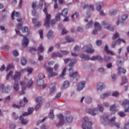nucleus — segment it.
I'll use <instances>...</instances> for the list:
<instances>
[{
    "label": "nucleus",
    "instance_id": "obj_1",
    "mask_svg": "<svg viewBox=\"0 0 129 129\" xmlns=\"http://www.w3.org/2000/svg\"><path fill=\"white\" fill-rule=\"evenodd\" d=\"M76 62H77V59H76V58H73L71 59L70 63L69 64V66L70 67L69 69L70 76L71 77L72 81L74 83L77 82V80H78L80 77L79 75L77 72L72 73V72H73V64H75Z\"/></svg>",
    "mask_w": 129,
    "mask_h": 129
},
{
    "label": "nucleus",
    "instance_id": "obj_2",
    "mask_svg": "<svg viewBox=\"0 0 129 129\" xmlns=\"http://www.w3.org/2000/svg\"><path fill=\"white\" fill-rule=\"evenodd\" d=\"M103 118L104 121L105 122H107V124H111V125H115L117 128H119V123H117L115 122V119H116V117H113L110 119L108 118V116L106 115H104L103 116Z\"/></svg>",
    "mask_w": 129,
    "mask_h": 129
},
{
    "label": "nucleus",
    "instance_id": "obj_3",
    "mask_svg": "<svg viewBox=\"0 0 129 129\" xmlns=\"http://www.w3.org/2000/svg\"><path fill=\"white\" fill-rule=\"evenodd\" d=\"M82 61H88V60H91V61H95V60H98L99 62H102L103 59L100 55H97L96 56H92L91 58L89 57V55L86 54H81Z\"/></svg>",
    "mask_w": 129,
    "mask_h": 129
},
{
    "label": "nucleus",
    "instance_id": "obj_4",
    "mask_svg": "<svg viewBox=\"0 0 129 129\" xmlns=\"http://www.w3.org/2000/svg\"><path fill=\"white\" fill-rule=\"evenodd\" d=\"M20 77H21V72H16L13 78L14 80H15L14 88L15 91H19L20 89L19 82H18L20 80Z\"/></svg>",
    "mask_w": 129,
    "mask_h": 129
},
{
    "label": "nucleus",
    "instance_id": "obj_5",
    "mask_svg": "<svg viewBox=\"0 0 129 129\" xmlns=\"http://www.w3.org/2000/svg\"><path fill=\"white\" fill-rule=\"evenodd\" d=\"M89 119H88V117L86 116L83 118V122L82 124V127L83 129H91L92 128V122L89 121L87 123Z\"/></svg>",
    "mask_w": 129,
    "mask_h": 129
},
{
    "label": "nucleus",
    "instance_id": "obj_6",
    "mask_svg": "<svg viewBox=\"0 0 129 129\" xmlns=\"http://www.w3.org/2000/svg\"><path fill=\"white\" fill-rule=\"evenodd\" d=\"M43 12L45 13V15H46L44 26L46 28H49V27H50V20H51V15L48 14V10L46 7L43 9Z\"/></svg>",
    "mask_w": 129,
    "mask_h": 129
},
{
    "label": "nucleus",
    "instance_id": "obj_7",
    "mask_svg": "<svg viewBox=\"0 0 129 129\" xmlns=\"http://www.w3.org/2000/svg\"><path fill=\"white\" fill-rule=\"evenodd\" d=\"M120 104L122 106H123V107L125 108L127 107V108H125L124 110V112L127 113L129 112V100H124V101H119Z\"/></svg>",
    "mask_w": 129,
    "mask_h": 129
},
{
    "label": "nucleus",
    "instance_id": "obj_8",
    "mask_svg": "<svg viewBox=\"0 0 129 129\" xmlns=\"http://www.w3.org/2000/svg\"><path fill=\"white\" fill-rule=\"evenodd\" d=\"M27 102H28V99H27V98L26 97H24L23 101L21 100L20 102V106L19 105H16L15 104H14L12 105V106L14 108H20L21 106H25V105H26V103H27Z\"/></svg>",
    "mask_w": 129,
    "mask_h": 129
},
{
    "label": "nucleus",
    "instance_id": "obj_9",
    "mask_svg": "<svg viewBox=\"0 0 129 129\" xmlns=\"http://www.w3.org/2000/svg\"><path fill=\"white\" fill-rule=\"evenodd\" d=\"M82 50L89 54H92V53L94 52V49L92 48V45H89L88 46H84L82 48Z\"/></svg>",
    "mask_w": 129,
    "mask_h": 129
},
{
    "label": "nucleus",
    "instance_id": "obj_10",
    "mask_svg": "<svg viewBox=\"0 0 129 129\" xmlns=\"http://www.w3.org/2000/svg\"><path fill=\"white\" fill-rule=\"evenodd\" d=\"M15 17L18 18L17 19V22H18V23H20V22H22V20L23 19L21 18V14L19 13L16 11H13L12 14V19L13 20H15Z\"/></svg>",
    "mask_w": 129,
    "mask_h": 129
},
{
    "label": "nucleus",
    "instance_id": "obj_11",
    "mask_svg": "<svg viewBox=\"0 0 129 129\" xmlns=\"http://www.w3.org/2000/svg\"><path fill=\"white\" fill-rule=\"evenodd\" d=\"M0 88L2 89L3 92H5V93H9V92L12 90V87L11 86L8 85L5 87V84H4L0 85Z\"/></svg>",
    "mask_w": 129,
    "mask_h": 129
},
{
    "label": "nucleus",
    "instance_id": "obj_12",
    "mask_svg": "<svg viewBox=\"0 0 129 129\" xmlns=\"http://www.w3.org/2000/svg\"><path fill=\"white\" fill-rule=\"evenodd\" d=\"M86 112H88V113H89L91 115H93V116H95V115H96L97 113H98V109L97 108H93V109H89L87 108L86 109Z\"/></svg>",
    "mask_w": 129,
    "mask_h": 129
},
{
    "label": "nucleus",
    "instance_id": "obj_13",
    "mask_svg": "<svg viewBox=\"0 0 129 129\" xmlns=\"http://www.w3.org/2000/svg\"><path fill=\"white\" fill-rule=\"evenodd\" d=\"M102 25H103L105 29L109 30V31H114V28L111 25H109L106 21H104L102 22Z\"/></svg>",
    "mask_w": 129,
    "mask_h": 129
},
{
    "label": "nucleus",
    "instance_id": "obj_14",
    "mask_svg": "<svg viewBox=\"0 0 129 129\" xmlns=\"http://www.w3.org/2000/svg\"><path fill=\"white\" fill-rule=\"evenodd\" d=\"M46 71L48 73H49V75L48 76V77L50 78V77H53L54 76H56L57 75V73L55 72H53V68L51 67H48L46 68Z\"/></svg>",
    "mask_w": 129,
    "mask_h": 129
},
{
    "label": "nucleus",
    "instance_id": "obj_15",
    "mask_svg": "<svg viewBox=\"0 0 129 129\" xmlns=\"http://www.w3.org/2000/svg\"><path fill=\"white\" fill-rule=\"evenodd\" d=\"M57 117L59 118V121L57 124H56V127H60V126H61V125H62V124H63V123L64 122V121L62 120L64 116L62 114H60L57 115Z\"/></svg>",
    "mask_w": 129,
    "mask_h": 129
},
{
    "label": "nucleus",
    "instance_id": "obj_16",
    "mask_svg": "<svg viewBox=\"0 0 129 129\" xmlns=\"http://www.w3.org/2000/svg\"><path fill=\"white\" fill-rule=\"evenodd\" d=\"M20 85L21 86H23L22 88V91L21 92H19V94L20 95H23V94H25L26 92H25V90H26V87H25V85H26V82L25 81H21L20 83Z\"/></svg>",
    "mask_w": 129,
    "mask_h": 129
},
{
    "label": "nucleus",
    "instance_id": "obj_17",
    "mask_svg": "<svg viewBox=\"0 0 129 129\" xmlns=\"http://www.w3.org/2000/svg\"><path fill=\"white\" fill-rule=\"evenodd\" d=\"M85 84H86V82L85 81L80 83L77 88L78 91H81V90H82V89L85 87Z\"/></svg>",
    "mask_w": 129,
    "mask_h": 129
},
{
    "label": "nucleus",
    "instance_id": "obj_18",
    "mask_svg": "<svg viewBox=\"0 0 129 129\" xmlns=\"http://www.w3.org/2000/svg\"><path fill=\"white\" fill-rule=\"evenodd\" d=\"M29 45V39H28V38L27 37L24 36L23 40L22 42V45L24 48H26V47H28V45Z\"/></svg>",
    "mask_w": 129,
    "mask_h": 129
},
{
    "label": "nucleus",
    "instance_id": "obj_19",
    "mask_svg": "<svg viewBox=\"0 0 129 129\" xmlns=\"http://www.w3.org/2000/svg\"><path fill=\"white\" fill-rule=\"evenodd\" d=\"M104 87H105V84H104V83H103L99 82L98 83L97 86L98 90H100V91H101V90H102V89H103Z\"/></svg>",
    "mask_w": 129,
    "mask_h": 129
},
{
    "label": "nucleus",
    "instance_id": "obj_20",
    "mask_svg": "<svg viewBox=\"0 0 129 129\" xmlns=\"http://www.w3.org/2000/svg\"><path fill=\"white\" fill-rule=\"evenodd\" d=\"M32 8L33 9L32 15L33 16H36V10L35 9L37 8V2H33L32 4Z\"/></svg>",
    "mask_w": 129,
    "mask_h": 129
},
{
    "label": "nucleus",
    "instance_id": "obj_21",
    "mask_svg": "<svg viewBox=\"0 0 129 129\" xmlns=\"http://www.w3.org/2000/svg\"><path fill=\"white\" fill-rule=\"evenodd\" d=\"M56 57H59V58H62L63 55L60 52H53L52 54V58H56Z\"/></svg>",
    "mask_w": 129,
    "mask_h": 129
},
{
    "label": "nucleus",
    "instance_id": "obj_22",
    "mask_svg": "<svg viewBox=\"0 0 129 129\" xmlns=\"http://www.w3.org/2000/svg\"><path fill=\"white\" fill-rule=\"evenodd\" d=\"M110 111H111L112 114H114L116 112V107L115 104H113L110 107Z\"/></svg>",
    "mask_w": 129,
    "mask_h": 129
},
{
    "label": "nucleus",
    "instance_id": "obj_23",
    "mask_svg": "<svg viewBox=\"0 0 129 129\" xmlns=\"http://www.w3.org/2000/svg\"><path fill=\"white\" fill-rule=\"evenodd\" d=\"M85 9H87L90 11H94V6L93 5H86L83 7V10H85Z\"/></svg>",
    "mask_w": 129,
    "mask_h": 129
},
{
    "label": "nucleus",
    "instance_id": "obj_24",
    "mask_svg": "<svg viewBox=\"0 0 129 129\" xmlns=\"http://www.w3.org/2000/svg\"><path fill=\"white\" fill-rule=\"evenodd\" d=\"M104 4L103 2H98L96 5V10L97 11H100L102 8L103 7Z\"/></svg>",
    "mask_w": 129,
    "mask_h": 129
},
{
    "label": "nucleus",
    "instance_id": "obj_25",
    "mask_svg": "<svg viewBox=\"0 0 129 129\" xmlns=\"http://www.w3.org/2000/svg\"><path fill=\"white\" fill-rule=\"evenodd\" d=\"M104 51L107 53V54H110L111 55H115L113 51H111L108 50V46L107 45L105 46Z\"/></svg>",
    "mask_w": 129,
    "mask_h": 129
},
{
    "label": "nucleus",
    "instance_id": "obj_26",
    "mask_svg": "<svg viewBox=\"0 0 129 129\" xmlns=\"http://www.w3.org/2000/svg\"><path fill=\"white\" fill-rule=\"evenodd\" d=\"M69 82L66 81L64 82L62 86L61 87L62 89H65L66 88H68L69 87Z\"/></svg>",
    "mask_w": 129,
    "mask_h": 129
},
{
    "label": "nucleus",
    "instance_id": "obj_27",
    "mask_svg": "<svg viewBox=\"0 0 129 129\" xmlns=\"http://www.w3.org/2000/svg\"><path fill=\"white\" fill-rule=\"evenodd\" d=\"M33 84H34V81H33V80L30 79L29 81H28L26 87H27L28 88H30L32 87V86H33Z\"/></svg>",
    "mask_w": 129,
    "mask_h": 129
},
{
    "label": "nucleus",
    "instance_id": "obj_28",
    "mask_svg": "<svg viewBox=\"0 0 129 129\" xmlns=\"http://www.w3.org/2000/svg\"><path fill=\"white\" fill-rule=\"evenodd\" d=\"M19 119L20 120H21V123L22 124H27V123H28V120L24 118V117H23V116H20Z\"/></svg>",
    "mask_w": 129,
    "mask_h": 129
},
{
    "label": "nucleus",
    "instance_id": "obj_29",
    "mask_svg": "<svg viewBox=\"0 0 129 129\" xmlns=\"http://www.w3.org/2000/svg\"><path fill=\"white\" fill-rule=\"evenodd\" d=\"M35 101L37 103H40L42 105V101H43V98L42 97H37L35 99Z\"/></svg>",
    "mask_w": 129,
    "mask_h": 129
},
{
    "label": "nucleus",
    "instance_id": "obj_30",
    "mask_svg": "<svg viewBox=\"0 0 129 129\" xmlns=\"http://www.w3.org/2000/svg\"><path fill=\"white\" fill-rule=\"evenodd\" d=\"M67 15H68V9L64 8L61 12V16L63 17H67Z\"/></svg>",
    "mask_w": 129,
    "mask_h": 129
},
{
    "label": "nucleus",
    "instance_id": "obj_31",
    "mask_svg": "<svg viewBox=\"0 0 129 129\" xmlns=\"http://www.w3.org/2000/svg\"><path fill=\"white\" fill-rule=\"evenodd\" d=\"M95 29L98 30V31H100L101 30V26H100V24L98 22H95L94 24Z\"/></svg>",
    "mask_w": 129,
    "mask_h": 129
},
{
    "label": "nucleus",
    "instance_id": "obj_32",
    "mask_svg": "<svg viewBox=\"0 0 129 129\" xmlns=\"http://www.w3.org/2000/svg\"><path fill=\"white\" fill-rule=\"evenodd\" d=\"M118 74H120V73L124 74L125 73V72H126V70L124 69L121 67L118 68Z\"/></svg>",
    "mask_w": 129,
    "mask_h": 129
},
{
    "label": "nucleus",
    "instance_id": "obj_33",
    "mask_svg": "<svg viewBox=\"0 0 129 129\" xmlns=\"http://www.w3.org/2000/svg\"><path fill=\"white\" fill-rule=\"evenodd\" d=\"M47 38H48V39H51V38L53 39V38H54V36H53V31H49V32L47 33Z\"/></svg>",
    "mask_w": 129,
    "mask_h": 129
},
{
    "label": "nucleus",
    "instance_id": "obj_34",
    "mask_svg": "<svg viewBox=\"0 0 129 129\" xmlns=\"http://www.w3.org/2000/svg\"><path fill=\"white\" fill-rule=\"evenodd\" d=\"M21 64L22 66H25L27 64V58L25 57H23L21 58Z\"/></svg>",
    "mask_w": 129,
    "mask_h": 129
},
{
    "label": "nucleus",
    "instance_id": "obj_35",
    "mask_svg": "<svg viewBox=\"0 0 129 129\" xmlns=\"http://www.w3.org/2000/svg\"><path fill=\"white\" fill-rule=\"evenodd\" d=\"M66 120L67 122H72V120H73V117L72 116L66 117Z\"/></svg>",
    "mask_w": 129,
    "mask_h": 129
},
{
    "label": "nucleus",
    "instance_id": "obj_36",
    "mask_svg": "<svg viewBox=\"0 0 129 129\" xmlns=\"http://www.w3.org/2000/svg\"><path fill=\"white\" fill-rule=\"evenodd\" d=\"M36 51H37V48L36 47H31L30 48V52L32 55L36 54Z\"/></svg>",
    "mask_w": 129,
    "mask_h": 129
},
{
    "label": "nucleus",
    "instance_id": "obj_37",
    "mask_svg": "<svg viewBox=\"0 0 129 129\" xmlns=\"http://www.w3.org/2000/svg\"><path fill=\"white\" fill-rule=\"evenodd\" d=\"M11 69H14V64L13 63H10L6 69V71L8 72Z\"/></svg>",
    "mask_w": 129,
    "mask_h": 129
},
{
    "label": "nucleus",
    "instance_id": "obj_38",
    "mask_svg": "<svg viewBox=\"0 0 129 129\" xmlns=\"http://www.w3.org/2000/svg\"><path fill=\"white\" fill-rule=\"evenodd\" d=\"M85 101L86 103H90V102H91V101H92V98H91L90 97H87L85 99Z\"/></svg>",
    "mask_w": 129,
    "mask_h": 129
},
{
    "label": "nucleus",
    "instance_id": "obj_39",
    "mask_svg": "<svg viewBox=\"0 0 129 129\" xmlns=\"http://www.w3.org/2000/svg\"><path fill=\"white\" fill-rule=\"evenodd\" d=\"M109 95H110V93H109V92L103 94L101 95V98L103 99L105 98V97H108V96H109Z\"/></svg>",
    "mask_w": 129,
    "mask_h": 129
},
{
    "label": "nucleus",
    "instance_id": "obj_40",
    "mask_svg": "<svg viewBox=\"0 0 129 129\" xmlns=\"http://www.w3.org/2000/svg\"><path fill=\"white\" fill-rule=\"evenodd\" d=\"M67 68H64L61 73V74L59 76V77L60 78H63V77H64L66 75V70H67Z\"/></svg>",
    "mask_w": 129,
    "mask_h": 129
},
{
    "label": "nucleus",
    "instance_id": "obj_41",
    "mask_svg": "<svg viewBox=\"0 0 129 129\" xmlns=\"http://www.w3.org/2000/svg\"><path fill=\"white\" fill-rule=\"evenodd\" d=\"M37 84L38 86H41L44 84V80L39 79L37 81Z\"/></svg>",
    "mask_w": 129,
    "mask_h": 129
},
{
    "label": "nucleus",
    "instance_id": "obj_42",
    "mask_svg": "<svg viewBox=\"0 0 129 129\" xmlns=\"http://www.w3.org/2000/svg\"><path fill=\"white\" fill-rule=\"evenodd\" d=\"M66 40L68 43H71L72 42H74V39H72L71 37H70L69 36H67L66 37Z\"/></svg>",
    "mask_w": 129,
    "mask_h": 129
},
{
    "label": "nucleus",
    "instance_id": "obj_43",
    "mask_svg": "<svg viewBox=\"0 0 129 129\" xmlns=\"http://www.w3.org/2000/svg\"><path fill=\"white\" fill-rule=\"evenodd\" d=\"M49 117L50 119H53V118H54V110H51L50 111V112L49 114Z\"/></svg>",
    "mask_w": 129,
    "mask_h": 129
},
{
    "label": "nucleus",
    "instance_id": "obj_44",
    "mask_svg": "<svg viewBox=\"0 0 129 129\" xmlns=\"http://www.w3.org/2000/svg\"><path fill=\"white\" fill-rule=\"evenodd\" d=\"M127 82V80L126 79V78L125 77H123L122 78V83L121 84V85H123V84H125Z\"/></svg>",
    "mask_w": 129,
    "mask_h": 129
},
{
    "label": "nucleus",
    "instance_id": "obj_45",
    "mask_svg": "<svg viewBox=\"0 0 129 129\" xmlns=\"http://www.w3.org/2000/svg\"><path fill=\"white\" fill-rule=\"evenodd\" d=\"M55 89H56V86H54L52 88L50 89V93L52 95L55 92Z\"/></svg>",
    "mask_w": 129,
    "mask_h": 129
},
{
    "label": "nucleus",
    "instance_id": "obj_46",
    "mask_svg": "<svg viewBox=\"0 0 129 129\" xmlns=\"http://www.w3.org/2000/svg\"><path fill=\"white\" fill-rule=\"evenodd\" d=\"M117 14V11L116 10H113L110 11V15L111 16H114V15H116Z\"/></svg>",
    "mask_w": 129,
    "mask_h": 129
},
{
    "label": "nucleus",
    "instance_id": "obj_47",
    "mask_svg": "<svg viewBox=\"0 0 129 129\" xmlns=\"http://www.w3.org/2000/svg\"><path fill=\"white\" fill-rule=\"evenodd\" d=\"M92 25H93V21H91L89 22L88 24L86 25L87 29H88L89 28H91L92 27Z\"/></svg>",
    "mask_w": 129,
    "mask_h": 129
},
{
    "label": "nucleus",
    "instance_id": "obj_48",
    "mask_svg": "<svg viewBox=\"0 0 129 129\" xmlns=\"http://www.w3.org/2000/svg\"><path fill=\"white\" fill-rule=\"evenodd\" d=\"M14 74V72L10 71L9 72V74L6 76V80H9V79L10 78V76H12Z\"/></svg>",
    "mask_w": 129,
    "mask_h": 129
},
{
    "label": "nucleus",
    "instance_id": "obj_49",
    "mask_svg": "<svg viewBox=\"0 0 129 129\" xmlns=\"http://www.w3.org/2000/svg\"><path fill=\"white\" fill-rule=\"evenodd\" d=\"M38 51L42 53L44 51V47L42 44H40L39 47L38 48Z\"/></svg>",
    "mask_w": 129,
    "mask_h": 129
},
{
    "label": "nucleus",
    "instance_id": "obj_50",
    "mask_svg": "<svg viewBox=\"0 0 129 129\" xmlns=\"http://www.w3.org/2000/svg\"><path fill=\"white\" fill-rule=\"evenodd\" d=\"M118 114L119 115V116H121V117H124V116L126 115L125 113L122 111L118 112Z\"/></svg>",
    "mask_w": 129,
    "mask_h": 129
},
{
    "label": "nucleus",
    "instance_id": "obj_51",
    "mask_svg": "<svg viewBox=\"0 0 129 129\" xmlns=\"http://www.w3.org/2000/svg\"><path fill=\"white\" fill-rule=\"evenodd\" d=\"M104 60L106 62H108L111 60V57L108 55H106L104 56Z\"/></svg>",
    "mask_w": 129,
    "mask_h": 129
},
{
    "label": "nucleus",
    "instance_id": "obj_52",
    "mask_svg": "<svg viewBox=\"0 0 129 129\" xmlns=\"http://www.w3.org/2000/svg\"><path fill=\"white\" fill-rule=\"evenodd\" d=\"M60 53L62 54V55H68L69 54V51H67V50H60Z\"/></svg>",
    "mask_w": 129,
    "mask_h": 129
},
{
    "label": "nucleus",
    "instance_id": "obj_53",
    "mask_svg": "<svg viewBox=\"0 0 129 129\" xmlns=\"http://www.w3.org/2000/svg\"><path fill=\"white\" fill-rule=\"evenodd\" d=\"M128 16L126 14H124L121 17L122 21H125L127 19Z\"/></svg>",
    "mask_w": 129,
    "mask_h": 129
},
{
    "label": "nucleus",
    "instance_id": "obj_54",
    "mask_svg": "<svg viewBox=\"0 0 129 129\" xmlns=\"http://www.w3.org/2000/svg\"><path fill=\"white\" fill-rule=\"evenodd\" d=\"M119 37V35H118V33H116L113 34L112 37V40H115V39H117Z\"/></svg>",
    "mask_w": 129,
    "mask_h": 129
},
{
    "label": "nucleus",
    "instance_id": "obj_55",
    "mask_svg": "<svg viewBox=\"0 0 129 129\" xmlns=\"http://www.w3.org/2000/svg\"><path fill=\"white\" fill-rule=\"evenodd\" d=\"M55 20L56 22H59L60 21V14H57L55 17Z\"/></svg>",
    "mask_w": 129,
    "mask_h": 129
},
{
    "label": "nucleus",
    "instance_id": "obj_56",
    "mask_svg": "<svg viewBox=\"0 0 129 129\" xmlns=\"http://www.w3.org/2000/svg\"><path fill=\"white\" fill-rule=\"evenodd\" d=\"M11 100V96H8L4 100V103H8Z\"/></svg>",
    "mask_w": 129,
    "mask_h": 129
},
{
    "label": "nucleus",
    "instance_id": "obj_57",
    "mask_svg": "<svg viewBox=\"0 0 129 129\" xmlns=\"http://www.w3.org/2000/svg\"><path fill=\"white\" fill-rule=\"evenodd\" d=\"M61 92H59L57 94V95L55 96V97L53 98V99H59V98H60V97H61Z\"/></svg>",
    "mask_w": 129,
    "mask_h": 129
},
{
    "label": "nucleus",
    "instance_id": "obj_58",
    "mask_svg": "<svg viewBox=\"0 0 129 129\" xmlns=\"http://www.w3.org/2000/svg\"><path fill=\"white\" fill-rule=\"evenodd\" d=\"M28 75L29 74H32V72H33V69L31 68H28L26 69Z\"/></svg>",
    "mask_w": 129,
    "mask_h": 129
},
{
    "label": "nucleus",
    "instance_id": "obj_59",
    "mask_svg": "<svg viewBox=\"0 0 129 129\" xmlns=\"http://www.w3.org/2000/svg\"><path fill=\"white\" fill-rule=\"evenodd\" d=\"M98 107L99 108V111H100L101 112H102V111H103V106L101 105H98Z\"/></svg>",
    "mask_w": 129,
    "mask_h": 129
},
{
    "label": "nucleus",
    "instance_id": "obj_60",
    "mask_svg": "<svg viewBox=\"0 0 129 129\" xmlns=\"http://www.w3.org/2000/svg\"><path fill=\"white\" fill-rule=\"evenodd\" d=\"M41 105H42L40 103L37 104L35 107V110H36V111H37V110H39V108L41 107Z\"/></svg>",
    "mask_w": 129,
    "mask_h": 129
},
{
    "label": "nucleus",
    "instance_id": "obj_61",
    "mask_svg": "<svg viewBox=\"0 0 129 129\" xmlns=\"http://www.w3.org/2000/svg\"><path fill=\"white\" fill-rule=\"evenodd\" d=\"M38 8L40 10H42L43 9V2H39L38 5Z\"/></svg>",
    "mask_w": 129,
    "mask_h": 129
},
{
    "label": "nucleus",
    "instance_id": "obj_62",
    "mask_svg": "<svg viewBox=\"0 0 129 129\" xmlns=\"http://www.w3.org/2000/svg\"><path fill=\"white\" fill-rule=\"evenodd\" d=\"M10 129H16V124L12 123L9 126Z\"/></svg>",
    "mask_w": 129,
    "mask_h": 129
},
{
    "label": "nucleus",
    "instance_id": "obj_63",
    "mask_svg": "<svg viewBox=\"0 0 129 129\" xmlns=\"http://www.w3.org/2000/svg\"><path fill=\"white\" fill-rule=\"evenodd\" d=\"M45 77V75H43L42 74H39L38 75V78L39 79H43Z\"/></svg>",
    "mask_w": 129,
    "mask_h": 129
},
{
    "label": "nucleus",
    "instance_id": "obj_64",
    "mask_svg": "<svg viewBox=\"0 0 129 129\" xmlns=\"http://www.w3.org/2000/svg\"><path fill=\"white\" fill-rule=\"evenodd\" d=\"M123 129H129V122L125 124Z\"/></svg>",
    "mask_w": 129,
    "mask_h": 129
}]
</instances>
